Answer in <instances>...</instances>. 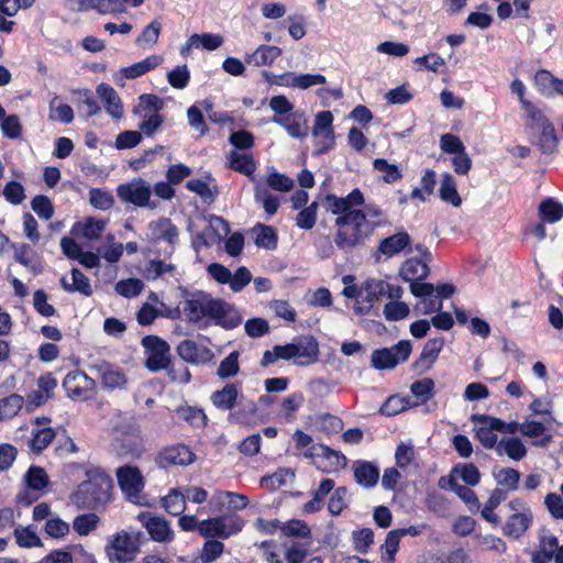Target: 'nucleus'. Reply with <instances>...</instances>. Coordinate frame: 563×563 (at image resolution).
I'll list each match as a JSON object with an SVG mask.
<instances>
[{"label": "nucleus", "mask_w": 563, "mask_h": 563, "mask_svg": "<svg viewBox=\"0 0 563 563\" xmlns=\"http://www.w3.org/2000/svg\"><path fill=\"white\" fill-rule=\"evenodd\" d=\"M363 205L364 197L358 189L352 190L346 197H325V208L338 216L335 225L339 230L334 242L340 249L360 244L373 230L374 225L369 219L382 216V210L373 205H366L364 210L356 209Z\"/></svg>", "instance_id": "nucleus-1"}, {"label": "nucleus", "mask_w": 563, "mask_h": 563, "mask_svg": "<svg viewBox=\"0 0 563 563\" xmlns=\"http://www.w3.org/2000/svg\"><path fill=\"white\" fill-rule=\"evenodd\" d=\"M184 312L190 322L213 320L228 329H233L242 322L239 312L229 303L214 299L205 292L191 295L185 300Z\"/></svg>", "instance_id": "nucleus-2"}, {"label": "nucleus", "mask_w": 563, "mask_h": 563, "mask_svg": "<svg viewBox=\"0 0 563 563\" xmlns=\"http://www.w3.org/2000/svg\"><path fill=\"white\" fill-rule=\"evenodd\" d=\"M165 101L156 95L144 93L139 97L133 113L142 119L140 132L145 136L154 135L164 123V117L159 113Z\"/></svg>", "instance_id": "nucleus-3"}, {"label": "nucleus", "mask_w": 563, "mask_h": 563, "mask_svg": "<svg viewBox=\"0 0 563 563\" xmlns=\"http://www.w3.org/2000/svg\"><path fill=\"white\" fill-rule=\"evenodd\" d=\"M110 488V478L102 473L96 474L79 485L71 501L80 508H92L108 499Z\"/></svg>", "instance_id": "nucleus-4"}, {"label": "nucleus", "mask_w": 563, "mask_h": 563, "mask_svg": "<svg viewBox=\"0 0 563 563\" xmlns=\"http://www.w3.org/2000/svg\"><path fill=\"white\" fill-rule=\"evenodd\" d=\"M507 507L509 515L503 527V532L509 538L519 539L532 523V510L530 506L520 498L510 500Z\"/></svg>", "instance_id": "nucleus-5"}, {"label": "nucleus", "mask_w": 563, "mask_h": 563, "mask_svg": "<svg viewBox=\"0 0 563 563\" xmlns=\"http://www.w3.org/2000/svg\"><path fill=\"white\" fill-rule=\"evenodd\" d=\"M245 521L236 515L218 516L200 521L199 534L203 538L228 539L244 528Z\"/></svg>", "instance_id": "nucleus-6"}, {"label": "nucleus", "mask_w": 563, "mask_h": 563, "mask_svg": "<svg viewBox=\"0 0 563 563\" xmlns=\"http://www.w3.org/2000/svg\"><path fill=\"white\" fill-rule=\"evenodd\" d=\"M333 114L324 110L316 114L311 134L314 139V154L320 155L333 148L335 133L333 129Z\"/></svg>", "instance_id": "nucleus-7"}, {"label": "nucleus", "mask_w": 563, "mask_h": 563, "mask_svg": "<svg viewBox=\"0 0 563 563\" xmlns=\"http://www.w3.org/2000/svg\"><path fill=\"white\" fill-rule=\"evenodd\" d=\"M117 477L124 496L131 503L142 505L144 503L142 495L144 477L140 470L135 466L125 465L117 470Z\"/></svg>", "instance_id": "nucleus-8"}, {"label": "nucleus", "mask_w": 563, "mask_h": 563, "mask_svg": "<svg viewBox=\"0 0 563 563\" xmlns=\"http://www.w3.org/2000/svg\"><path fill=\"white\" fill-rule=\"evenodd\" d=\"M306 457L316 459L314 464L324 473H333L343 470L346 465V457L339 451L327 445L316 444L303 452Z\"/></svg>", "instance_id": "nucleus-9"}, {"label": "nucleus", "mask_w": 563, "mask_h": 563, "mask_svg": "<svg viewBox=\"0 0 563 563\" xmlns=\"http://www.w3.org/2000/svg\"><path fill=\"white\" fill-rule=\"evenodd\" d=\"M106 552L111 562L125 563L135 559L139 548L128 532L121 531L110 538Z\"/></svg>", "instance_id": "nucleus-10"}, {"label": "nucleus", "mask_w": 563, "mask_h": 563, "mask_svg": "<svg viewBox=\"0 0 563 563\" xmlns=\"http://www.w3.org/2000/svg\"><path fill=\"white\" fill-rule=\"evenodd\" d=\"M142 345L145 350L146 366L151 371L166 368L170 362L169 345L156 335L143 338Z\"/></svg>", "instance_id": "nucleus-11"}, {"label": "nucleus", "mask_w": 563, "mask_h": 563, "mask_svg": "<svg viewBox=\"0 0 563 563\" xmlns=\"http://www.w3.org/2000/svg\"><path fill=\"white\" fill-rule=\"evenodd\" d=\"M117 194L124 202H129L137 207H155V205L151 203V186L141 178H134L129 183L120 185L117 188Z\"/></svg>", "instance_id": "nucleus-12"}, {"label": "nucleus", "mask_w": 563, "mask_h": 563, "mask_svg": "<svg viewBox=\"0 0 563 563\" xmlns=\"http://www.w3.org/2000/svg\"><path fill=\"white\" fill-rule=\"evenodd\" d=\"M472 420L477 423L474 428L476 439L485 449L496 448L499 443L497 432L504 427L499 418L487 415H473Z\"/></svg>", "instance_id": "nucleus-13"}, {"label": "nucleus", "mask_w": 563, "mask_h": 563, "mask_svg": "<svg viewBox=\"0 0 563 563\" xmlns=\"http://www.w3.org/2000/svg\"><path fill=\"white\" fill-rule=\"evenodd\" d=\"M420 257L408 258L399 269V276L411 284L419 283L428 277L430 269L429 263L431 262V253L420 245L417 246Z\"/></svg>", "instance_id": "nucleus-14"}, {"label": "nucleus", "mask_w": 563, "mask_h": 563, "mask_svg": "<svg viewBox=\"0 0 563 563\" xmlns=\"http://www.w3.org/2000/svg\"><path fill=\"white\" fill-rule=\"evenodd\" d=\"M411 353L410 341H400L391 349L377 350L372 354V364L377 369H390L405 362Z\"/></svg>", "instance_id": "nucleus-15"}, {"label": "nucleus", "mask_w": 563, "mask_h": 563, "mask_svg": "<svg viewBox=\"0 0 563 563\" xmlns=\"http://www.w3.org/2000/svg\"><path fill=\"white\" fill-rule=\"evenodd\" d=\"M26 488L18 495V503L31 505L48 485V476L40 466H31L25 474Z\"/></svg>", "instance_id": "nucleus-16"}, {"label": "nucleus", "mask_w": 563, "mask_h": 563, "mask_svg": "<svg viewBox=\"0 0 563 563\" xmlns=\"http://www.w3.org/2000/svg\"><path fill=\"white\" fill-rule=\"evenodd\" d=\"M63 386L73 399L86 400L92 395L96 383L86 373L73 371L64 378Z\"/></svg>", "instance_id": "nucleus-17"}, {"label": "nucleus", "mask_w": 563, "mask_h": 563, "mask_svg": "<svg viewBox=\"0 0 563 563\" xmlns=\"http://www.w3.org/2000/svg\"><path fill=\"white\" fill-rule=\"evenodd\" d=\"M229 232L230 228L227 221L220 217L210 216L207 227L201 233L197 234L195 244L203 247L210 246L225 238Z\"/></svg>", "instance_id": "nucleus-18"}, {"label": "nucleus", "mask_w": 563, "mask_h": 563, "mask_svg": "<svg viewBox=\"0 0 563 563\" xmlns=\"http://www.w3.org/2000/svg\"><path fill=\"white\" fill-rule=\"evenodd\" d=\"M49 422L47 417H37L32 421V438L29 441V446L33 452H42L55 438V431L48 426Z\"/></svg>", "instance_id": "nucleus-19"}, {"label": "nucleus", "mask_w": 563, "mask_h": 563, "mask_svg": "<svg viewBox=\"0 0 563 563\" xmlns=\"http://www.w3.org/2000/svg\"><path fill=\"white\" fill-rule=\"evenodd\" d=\"M162 62L163 58L159 55H151L141 62L119 69L113 75V78L118 85L124 86V81L126 79H134L143 76L161 65Z\"/></svg>", "instance_id": "nucleus-20"}, {"label": "nucleus", "mask_w": 563, "mask_h": 563, "mask_svg": "<svg viewBox=\"0 0 563 563\" xmlns=\"http://www.w3.org/2000/svg\"><path fill=\"white\" fill-rule=\"evenodd\" d=\"M177 353L184 361L196 365L208 363L214 357L209 347L192 340L181 341L177 346Z\"/></svg>", "instance_id": "nucleus-21"}, {"label": "nucleus", "mask_w": 563, "mask_h": 563, "mask_svg": "<svg viewBox=\"0 0 563 563\" xmlns=\"http://www.w3.org/2000/svg\"><path fill=\"white\" fill-rule=\"evenodd\" d=\"M137 519L154 541L168 542L173 539V531L163 518L142 512L137 516Z\"/></svg>", "instance_id": "nucleus-22"}, {"label": "nucleus", "mask_w": 563, "mask_h": 563, "mask_svg": "<svg viewBox=\"0 0 563 563\" xmlns=\"http://www.w3.org/2000/svg\"><path fill=\"white\" fill-rule=\"evenodd\" d=\"M272 122L284 128L292 139H305L308 135V120L303 111H295L285 118L272 119Z\"/></svg>", "instance_id": "nucleus-23"}, {"label": "nucleus", "mask_w": 563, "mask_h": 563, "mask_svg": "<svg viewBox=\"0 0 563 563\" xmlns=\"http://www.w3.org/2000/svg\"><path fill=\"white\" fill-rule=\"evenodd\" d=\"M96 92L103 103L107 113L114 120H121L124 114V107L119 93L104 82L97 87Z\"/></svg>", "instance_id": "nucleus-24"}, {"label": "nucleus", "mask_w": 563, "mask_h": 563, "mask_svg": "<svg viewBox=\"0 0 563 563\" xmlns=\"http://www.w3.org/2000/svg\"><path fill=\"white\" fill-rule=\"evenodd\" d=\"M211 402L221 410H231L236 404H241L243 395L238 384H225L220 390L211 395Z\"/></svg>", "instance_id": "nucleus-25"}, {"label": "nucleus", "mask_w": 563, "mask_h": 563, "mask_svg": "<svg viewBox=\"0 0 563 563\" xmlns=\"http://www.w3.org/2000/svg\"><path fill=\"white\" fill-rule=\"evenodd\" d=\"M223 36L220 34L202 33L192 34L186 44L180 48V54L187 56L192 48H202L206 51H214L223 44Z\"/></svg>", "instance_id": "nucleus-26"}, {"label": "nucleus", "mask_w": 563, "mask_h": 563, "mask_svg": "<svg viewBox=\"0 0 563 563\" xmlns=\"http://www.w3.org/2000/svg\"><path fill=\"white\" fill-rule=\"evenodd\" d=\"M194 461L195 454L186 445L169 446L159 454V464L164 467L168 465H189Z\"/></svg>", "instance_id": "nucleus-27"}, {"label": "nucleus", "mask_w": 563, "mask_h": 563, "mask_svg": "<svg viewBox=\"0 0 563 563\" xmlns=\"http://www.w3.org/2000/svg\"><path fill=\"white\" fill-rule=\"evenodd\" d=\"M520 433L526 438L538 439L533 442V444L538 446H547L552 440V437L547 434V427L544 421H539L531 418H526L521 422Z\"/></svg>", "instance_id": "nucleus-28"}, {"label": "nucleus", "mask_w": 563, "mask_h": 563, "mask_svg": "<svg viewBox=\"0 0 563 563\" xmlns=\"http://www.w3.org/2000/svg\"><path fill=\"white\" fill-rule=\"evenodd\" d=\"M282 53L278 46L262 44L254 52L245 55V62L254 66H271Z\"/></svg>", "instance_id": "nucleus-29"}, {"label": "nucleus", "mask_w": 563, "mask_h": 563, "mask_svg": "<svg viewBox=\"0 0 563 563\" xmlns=\"http://www.w3.org/2000/svg\"><path fill=\"white\" fill-rule=\"evenodd\" d=\"M107 220L89 217L80 222L75 223L71 232L76 235H81L87 240H98L104 232Z\"/></svg>", "instance_id": "nucleus-30"}, {"label": "nucleus", "mask_w": 563, "mask_h": 563, "mask_svg": "<svg viewBox=\"0 0 563 563\" xmlns=\"http://www.w3.org/2000/svg\"><path fill=\"white\" fill-rule=\"evenodd\" d=\"M410 291L415 297H437L441 300L449 298L454 292V287L450 284H442L434 287L428 283H413L410 286Z\"/></svg>", "instance_id": "nucleus-31"}, {"label": "nucleus", "mask_w": 563, "mask_h": 563, "mask_svg": "<svg viewBox=\"0 0 563 563\" xmlns=\"http://www.w3.org/2000/svg\"><path fill=\"white\" fill-rule=\"evenodd\" d=\"M559 540L551 533L541 536L539 549L532 554V563H548L550 562L559 548Z\"/></svg>", "instance_id": "nucleus-32"}, {"label": "nucleus", "mask_w": 563, "mask_h": 563, "mask_svg": "<svg viewBox=\"0 0 563 563\" xmlns=\"http://www.w3.org/2000/svg\"><path fill=\"white\" fill-rule=\"evenodd\" d=\"M254 243L257 247L274 251L277 247V233L273 227L257 223L252 229Z\"/></svg>", "instance_id": "nucleus-33"}, {"label": "nucleus", "mask_w": 563, "mask_h": 563, "mask_svg": "<svg viewBox=\"0 0 563 563\" xmlns=\"http://www.w3.org/2000/svg\"><path fill=\"white\" fill-rule=\"evenodd\" d=\"M410 243V236L406 232H399L384 239L378 247L379 254L393 257L405 250Z\"/></svg>", "instance_id": "nucleus-34"}, {"label": "nucleus", "mask_w": 563, "mask_h": 563, "mask_svg": "<svg viewBox=\"0 0 563 563\" xmlns=\"http://www.w3.org/2000/svg\"><path fill=\"white\" fill-rule=\"evenodd\" d=\"M295 344V362L298 364H309L317 360L319 347L318 343L312 338H306Z\"/></svg>", "instance_id": "nucleus-35"}, {"label": "nucleus", "mask_w": 563, "mask_h": 563, "mask_svg": "<svg viewBox=\"0 0 563 563\" xmlns=\"http://www.w3.org/2000/svg\"><path fill=\"white\" fill-rule=\"evenodd\" d=\"M443 345L444 340L442 338L428 340L418 360V366L423 369H429L438 360Z\"/></svg>", "instance_id": "nucleus-36"}, {"label": "nucleus", "mask_w": 563, "mask_h": 563, "mask_svg": "<svg viewBox=\"0 0 563 563\" xmlns=\"http://www.w3.org/2000/svg\"><path fill=\"white\" fill-rule=\"evenodd\" d=\"M327 78L321 74H301L289 71L288 88L306 90L316 86H322Z\"/></svg>", "instance_id": "nucleus-37"}, {"label": "nucleus", "mask_w": 563, "mask_h": 563, "mask_svg": "<svg viewBox=\"0 0 563 563\" xmlns=\"http://www.w3.org/2000/svg\"><path fill=\"white\" fill-rule=\"evenodd\" d=\"M62 287L67 292H80L85 296L92 294L89 279L77 268L71 271V283L66 277L60 278Z\"/></svg>", "instance_id": "nucleus-38"}, {"label": "nucleus", "mask_w": 563, "mask_h": 563, "mask_svg": "<svg viewBox=\"0 0 563 563\" xmlns=\"http://www.w3.org/2000/svg\"><path fill=\"white\" fill-rule=\"evenodd\" d=\"M101 385L106 389L123 388L128 382L125 374L110 365L100 366Z\"/></svg>", "instance_id": "nucleus-39"}, {"label": "nucleus", "mask_w": 563, "mask_h": 563, "mask_svg": "<svg viewBox=\"0 0 563 563\" xmlns=\"http://www.w3.org/2000/svg\"><path fill=\"white\" fill-rule=\"evenodd\" d=\"M378 468L369 462H357L354 465V477L357 484L373 487L378 481Z\"/></svg>", "instance_id": "nucleus-40"}, {"label": "nucleus", "mask_w": 563, "mask_h": 563, "mask_svg": "<svg viewBox=\"0 0 563 563\" xmlns=\"http://www.w3.org/2000/svg\"><path fill=\"white\" fill-rule=\"evenodd\" d=\"M409 530L395 529L387 533L386 540L382 545V560L385 563H394L395 554L399 549V542L402 537L407 534Z\"/></svg>", "instance_id": "nucleus-41"}, {"label": "nucleus", "mask_w": 563, "mask_h": 563, "mask_svg": "<svg viewBox=\"0 0 563 563\" xmlns=\"http://www.w3.org/2000/svg\"><path fill=\"white\" fill-rule=\"evenodd\" d=\"M496 451L499 455L506 454L509 459L515 461L522 460L527 454V449L519 438L501 439Z\"/></svg>", "instance_id": "nucleus-42"}, {"label": "nucleus", "mask_w": 563, "mask_h": 563, "mask_svg": "<svg viewBox=\"0 0 563 563\" xmlns=\"http://www.w3.org/2000/svg\"><path fill=\"white\" fill-rule=\"evenodd\" d=\"M506 492L503 489H494L481 511L482 517L490 523L498 525L500 522V518L494 512V510L506 499Z\"/></svg>", "instance_id": "nucleus-43"}, {"label": "nucleus", "mask_w": 563, "mask_h": 563, "mask_svg": "<svg viewBox=\"0 0 563 563\" xmlns=\"http://www.w3.org/2000/svg\"><path fill=\"white\" fill-rule=\"evenodd\" d=\"M229 166L235 172L244 174L249 177L253 176L256 169V164L250 154L240 153L236 151H232L229 154Z\"/></svg>", "instance_id": "nucleus-44"}, {"label": "nucleus", "mask_w": 563, "mask_h": 563, "mask_svg": "<svg viewBox=\"0 0 563 563\" xmlns=\"http://www.w3.org/2000/svg\"><path fill=\"white\" fill-rule=\"evenodd\" d=\"M152 236L174 243L178 236L177 228L168 219H159L150 224Z\"/></svg>", "instance_id": "nucleus-45"}, {"label": "nucleus", "mask_w": 563, "mask_h": 563, "mask_svg": "<svg viewBox=\"0 0 563 563\" xmlns=\"http://www.w3.org/2000/svg\"><path fill=\"white\" fill-rule=\"evenodd\" d=\"M525 113L527 126L533 131H538L549 124L550 121L543 111L532 102H523L521 108Z\"/></svg>", "instance_id": "nucleus-46"}, {"label": "nucleus", "mask_w": 563, "mask_h": 563, "mask_svg": "<svg viewBox=\"0 0 563 563\" xmlns=\"http://www.w3.org/2000/svg\"><path fill=\"white\" fill-rule=\"evenodd\" d=\"M162 501L166 511L173 516H179L186 509V497L183 487L172 489Z\"/></svg>", "instance_id": "nucleus-47"}, {"label": "nucleus", "mask_w": 563, "mask_h": 563, "mask_svg": "<svg viewBox=\"0 0 563 563\" xmlns=\"http://www.w3.org/2000/svg\"><path fill=\"white\" fill-rule=\"evenodd\" d=\"M440 198L451 203L454 207H459L462 202L460 195L456 190V181L451 174H443L440 183Z\"/></svg>", "instance_id": "nucleus-48"}, {"label": "nucleus", "mask_w": 563, "mask_h": 563, "mask_svg": "<svg viewBox=\"0 0 563 563\" xmlns=\"http://www.w3.org/2000/svg\"><path fill=\"white\" fill-rule=\"evenodd\" d=\"M559 81V78L545 69H540L534 75V85L539 92L545 97H552L556 93Z\"/></svg>", "instance_id": "nucleus-49"}, {"label": "nucleus", "mask_w": 563, "mask_h": 563, "mask_svg": "<svg viewBox=\"0 0 563 563\" xmlns=\"http://www.w3.org/2000/svg\"><path fill=\"white\" fill-rule=\"evenodd\" d=\"M49 120L62 123H70L74 120V111L70 106L64 103L58 96H54L49 101Z\"/></svg>", "instance_id": "nucleus-50"}, {"label": "nucleus", "mask_w": 563, "mask_h": 563, "mask_svg": "<svg viewBox=\"0 0 563 563\" xmlns=\"http://www.w3.org/2000/svg\"><path fill=\"white\" fill-rule=\"evenodd\" d=\"M155 305L164 307V303L159 301L158 296L152 292L148 296L147 302H145L137 312V321L140 324H152L155 321V319L161 314L159 310L155 307Z\"/></svg>", "instance_id": "nucleus-51"}, {"label": "nucleus", "mask_w": 563, "mask_h": 563, "mask_svg": "<svg viewBox=\"0 0 563 563\" xmlns=\"http://www.w3.org/2000/svg\"><path fill=\"white\" fill-rule=\"evenodd\" d=\"M539 216L543 222L555 223L563 218V205L553 198H548L540 203Z\"/></svg>", "instance_id": "nucleus-52"}, {"label": "nucleus", "mask_w": 563, "mask_h": 563, "mask_svg": "<svg viewBox=\"0 0 563 563\" xmlns=\"http://www.w3.org/2000/svg\"><path fill=\"white\" fill-rule=\"evenodd\" d=\"M417 405L418 404L412 402L408 396L393 395L384 402L380 408V412L385 416H396Z\"/></svg>", "instance_id": "nucleus-53"}, {"label": "nucleus", "mask_w": 563, "mask_h": 563, "mask_svg": "<svg viewBox=\"0 0 563 563\" xmlns=\"http://www.w3.org/2000/svg\"><path fill=\"white\" fill-rule=\"evenodd\" d=\"M15 260L25 266L31 273L37 275L42 272V266L40 262L35 260V256L27 244H20L15 246L14 252Z\"/></svg>", "instance_id": "nucleus-54"}, {"label": "nucleus", "mask_w": 563, "mask_h": 563, "mask_svg": "<svg viewBox=\"0 0 563 563\" xmlns=\"http://www.w3.org/2000/svg\"><path fill=\"white\" fill-rule=\"evenodd\" d=\"M448 485L449 489L454 492L466 504L471 511L479 509L478 498L471 488L459 484L454 478H450Z\"/></svg>", "instance_id": "nucleus-55"}, {"label": "nucleus", "mask_w": 563, "mask_h": 563, "mask_svg": "<svg viewBox=\"0 0 563 563\" xmlns=\"http://www.w3.org/2000/svg\"><path fill=\"white\" fill-rule=\"evenodd\" d=\"M450 478H454L455 481L460 478L465 484L475 486L479 483L481 474L474 464H459L453 468Z\"/></svg>", "instance_id": "nucleus-56"}, {"label": "nucleus", "mask_w": 563, "mask_h": 563, "mask_svg": "<svg viewBox=\"0 0 563 563\" xmlns=\"http://www.w3.org/2000/svg\"><path fill=\"white\" fill-rule=\"evenodd\" d=\"M435 186V173L432 169L424 172L420 184L411 192V198L426 201L433 192Z\"/></svg>", "instance_id": "nucleus-57"}, {"label": "nucleus", "mask_w": 563, "mask_h": 563, "mask_svg": "<svg viewBox=\"0 0 563 563\" xmlns=\"http://www.w3.org/2000/svg\"><path fill=\"white\" fill-rule=\"evenodd\" d=\"M374 169L378 172L385 183L393 184L402 177L397 165L388 163L384 158H376L373 163Z\"/></svg>", "instance_id": "nucleus-58"}, {"label": "nucleus", "mask_w": 563, "mask_h": 563, "mask_svg": "<svg viewBox=\"0 0 563 563\" xmlns=\"http://www.w3.org/2000/svg\"><path fill=\"white\" fill-rule=\"evenodd\" d=\"M497 484L506 487L508 490H516L520 479L518 471L510 467H501L493 473Z\"/></svg>", "instance_id": "nucleus-59"}, {"label": "nucleus", "mask_w": 563, "mask_h": 563, "mask_svg": "<svg viewBox=\"0 0 563 563\" xmlns=\"http://www.w3.org/2000/svg\"><path fill=\"white\" fill-rule=\"evenodd\" d=\"M23 404V397L16 394H12L7 398L0 399V420L11 419L16 416Z\"/></svg>", "instance_id": "nucleus-60"}, {"label": "nucleus", "mask_w": 563, "mask_h": 563, "mask_svg": "<svg viewBox=\"0 0 563 563\" xmlns=\"http://www.w3.org/2000/svg\"><path fill=\"white\" fill-rule=\"evenodd\" d=\"M255 200L263 205L266 213L269 216L275 214L278 210L279 199L260 184H256L255 187Z\"/></svg>", "instance_id": "nucleus-61"}, {"label": "nucleus", "mask_w": 563, "mask_h": 563, "mask_svg": "<svg viewBox=\"0 0 563 563\" xmlns=\"http://www.w3.org/2000/svg\"><path fill=\"white\" fill-rule=\"evenodd\" d=\"M409 312V306L399 299L390 300L383 310L385 318L389 321L402 320L408 317Z\"/></svg>", "instance_id": "nucleus-62"}, {"label": "nucleus", "mask_w": 563, "mask_h": 563, "mask_svg": "<svg viewBox=\"0 0 563 563\" xmlns=\"http://www.w3.org/2000/svg\"><path fill=\"white\" fill-rule=\"evenodd\" d=\"M239 352H231L223 361H221L217 374L220 378H230L235 376L239 373Z\"/></svg>", "instance_id": "nucleus-63"}, {"label": "nucleus", "mask_w": 563, "mask_h": 563, "mask_svg": "<svg viewBox=\"0 0 563 563\" xmlns=\"http://www.w3.org/2000/svg\"><path fill=\"white\" fill-rule=\"evenodd\" d=\"M224 544L219 540H208L200 552V561L202 563H212L217 561L223 553Z\"/></svg>", "instance_id": "nucleus-64"}]
</instances>
